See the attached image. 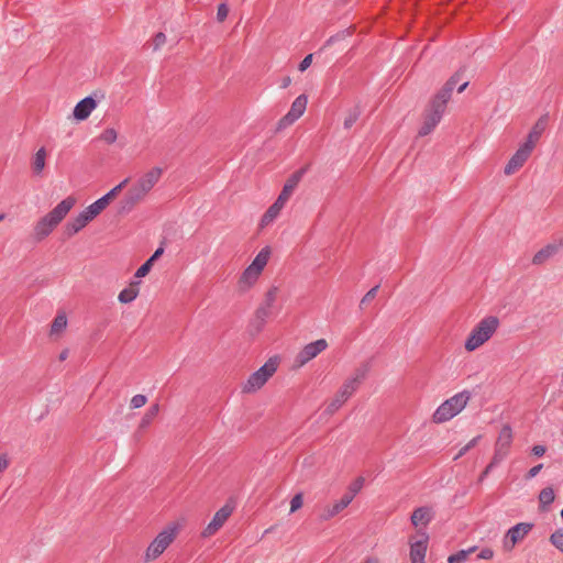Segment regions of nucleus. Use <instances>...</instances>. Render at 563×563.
<instances>
[{
  "mask_svg": "<svg viewBox=\"0 0 563 563\" xmlns=\"http://www.w3.org/2000/svg\"><path fill=\"white\" fill-rule=\"evenodd\" d=\"M164 253V249L163 247H158L153 254L152 256L157 260L159 258V256H162V254Z\"/></svg>",
  "mask_w": 563,
  "mask_h": 563,
  "instance_id": "59",
  "label": "nucleus"
},
{
  "mask_svg": "<svg viewBox=\"0 0 563 563\" xmlns=\"http://www.w3.org/2000/svg\"><path fill=\"white\" fill-rule=\"evenodd\" d=\"M471 397L472 394L468 390H462L444 400L433 412L432 421L434 423L450 421L467 406Z\"/></svg>",
  "mask_w": 563,
  "mask_h": 563,
  "instance_id": "2",
  "label": "nucleus"
},
{
  "mask_svg": "<svg viewBox=\"0 0 563 563\" xmlns=\"http://www.w3.org/2000/svg\"><path fill=\"white\" fill-rule=\"evenodd\" d=\"M512 443V430L510 426L506 424L501 428L495 448L500 449L505 452H509V448Z\"/></svg>",
  "mask_w": 563,
  "mask_h": 563,
  "instance_id": "23",
  "label": "nucleus"
},
{
  "mask_svg": "<svg viewBox=\"0 0 563 563\" xmlns=\"http://www.w3.org/2000/svg\"><path fill=\"white\" fill-rule=\"evenodd\" d=\"M532 150L530 144H521L516 153L511 156L509 162L506 164L504 168V173L506 175H511L517 172L519 168L523 166L529 156L531 155Z\"/></svg>",
  "mask_w": 563,
  "mask_h": 563,
  "instance_id": "11",
  "label": "nucleus"
},
{
  "mask_svg": "<svg viewBox=\"0 0 563 563\" xmlns=\"http://www.w3.org/2000/svg\"><path fill=\"white\" fill-rule=\"evenodd\" d=\"M117 137H118V134L113 128L106 129L100 135V140L107 144L114 143L117 141Z\"/></svg>",
  "mask_w": 563,
  "mask_h": 563,
  "instance_id": "38",
  "label": "nucleus"
},
{
  "mask_svg": "<svg viewBox=\"0 0 563 563\" xmlns=\"http://www.w3.org/2000/svg\"><path fill=\"white\" fill-rule=\"evenodd\" d=\"M9 465V461L5 455H0V472L4 471Z\"/></svg>",
  "mask_w": 563,
  "mask_h": 563,
  "instance_id": "55",
  "label": "nucleus"
},
{
  "mask_svg": "<svg viewBox=\"0 0 563 563\" xmlns=\"http://www.w3.org/2000/svg\"><path fill=\"white\" fill-rule=\"evenodd\" d=\"M278 367V357H269L268 361L262 365L257 371L252 373L247 380L244 383L243 393H254L262 388L265 383L272 377Z\"/></svg>",
  "mask_w": 563,
  "mask_h": 563,
  "instance_id": "5",
  "label": "nucleus"
},
{
  "mask_svg": "<svg viewBox=\"0 0 563 563\" xmlns=\"http://www.w3.org/2000/svg\"><path fill=\"white\" fill-rule=\"evenodd\" d=\"M467 86H468V81L463 82V84L457 88V91H459V92H463V91L466 89V87H467Z\"/></svg>",
  "mask_w": 563,
  "mask_h": 563,
  "instance_id": "61",
  "label": "nucleus"
},
{
  "mask_svg": "<svg viewBox=\"0 0 563 563\" xmlns=\"http://www.w3.org/2000/svg\"><path fill=\"white\" fill-rule=\"evenodd\" d=\"M107 206H108V203H107L106 199H103V197H100L95 202H92L91 205L86 207L84 209V211L86 212V214H88L90 217L91 220H93L98 214H100L107 208Z\"/></svg>",
  "mask_w": 563,
  "mask_h": 563,
  "instance_id": "28",
  "label": "nucleus"
},
{
  "mask_svg": "<svg viewBox=\"0 0 563 563\" xmlns=\"http://www.w3.org/2000/svg\"><path fill=\"white\" fill-rule=\"evenodd\" d=\"M550 541L556 549L563 552V530H556L553 532L551 534Z\"/></svg>",
  "mask_w": 563,
  "mask_h": 563,
  "instance_id": "40",
  "label": "nucleus"
},
{
  "mask_svg": "<svg viewBox=\"0 0 563 563\" xmlns=\"http://www.w3.org/2000/svg\"><path fill=\"white\" fill-rule=\"evenodd\" d=\"M452 92L453 91H451L450 88L443 86L442 89L432 98L429 106L445 112L446 104L451 99Z\"/></svg>",
  "mask_w": 563,
  "mask_h": 563,
  "instance_id": "22",
  "label": "nucleus"
},
{
  "mask_svg": "<svg viewBox=\"0 0 563 563\" xmlns=\"http://www.w3.org/2000/svg\"><path fill=\"white\" fill-rule=\"evenodd\" d=\"M363 484H364V479L362 477H358L357 479H355L354 483H352V485L350 486V492L347 494H353V498H354L355 495L363 487Z\"/></svg>",
  "mask_w": 563,
  "mask_h": 563,
  "instance_id": "48",
  "label": "nucleus"
},
{
  "mask_svg": "<svg viewBox=\"0 0 563 563\" xmlns=\"http://www.w3.org/2000/svg\"><path fill=\"white\" fill-rule=\"evenodd\" d=\"M328 347V342L324 339H319L314 342L308 343L303 346V349L298 353L296 357V363L299 366L305 365L312 358H314L318 354L323 352Z\"/></svg>",
  "mask_w": 563,
  "mask_h": 563,
  "instance_id": "10",
  "label": "nucleus"
},
{
  "mask_svg": "<svg viewBox=\"0 0 563 563\" xmlns=\"http://www.w3.org/2000/svg\"><path fill=\"white\" fill-rule=\"evenodd\" d=\"M97 101L92 96L85 97L74 108V117L78 121L86 120L96 109Z\"/></svg>",
  "mask_w": 563,
  "mask_h": 563,
  "instance_id": "15",
  "label": "nucleus"
},
{
  "mask_svg": "<svg viewBox=\"0 0 563 563\" xmlns=\"http://www.w3.org/2000/svg\"><path fill=\"white\" fill-rule=\"evenodd\" d=\"M349 35H350L349 30H343V31L338 32L336 34H334V35L330 36V37L325 41V43H324V45H323V48H324V47H328V46H331L332 44H334V43H335V42H338V41L344 40V38H345L346 36H349Z\"/></svg>",
  "mask_w": 563,
  "mask_h": 563,
  "instance_id": "41",
  "label": "nucleus"
},
{
  "mask_svg": "<svg viewBox=\"0 0 563 563\" xmlns=\"http://www.w3.org/2000/svg\"><path fill=\"white\" fill-rule=\"evenodd\" d=\"M353 500V494H344L340 500L334 503L328 510H327V518L333 517L341 512L344 508H346L351 501Z\"/></svg>",
  "mask_w": 563,
  "mask_h": 563,
  "instance_id": "26",
  "label": "nucleus"
},
{
  "mask_svg": "<svg viewBox=\"0 0 563 563\" xmlns=\"http://www.w3.org/2000/svg\"><path fill=\"white\" fill-rule=\"evenodd\" d=\"M272 308L261 305L255 312V319L258 322V329L263 327L266 319L271 316Z\"/></svg>",
  "mask_w": 563,
  "mask_h": 563,
  "instance_id": "34",
  "label": "nucleus"
},
{
  "mask_svg": "<svg viewBox=\"0 0 563 563\" xmlns=\"http://www.w3.org/2000/svg\"><path fill=\"white\" fill-rule=\"evenodd\" d=\"M473 549L470 550H461L454 554H451L448 559V563H464L467 559V555L470 552H472Z\"/></svg>",
  "mask_w": 563,
  "mask_h": 563,
  "instance_id": "37",
  "label": "nucleus"
},
{
  "mask_svg": "<svg viewBox=\"0 0 563 563\" xmlns=\"http://www.w3.org/2000/svg\"><path fill=\"white\" fill-rule=\"evenodd\" d=\"M460 80V74L456 73L453 76L450 77V79L445 82L444 87L450 88L451 91H453L454 87Z\"/></svg>",
  "mask_w": 563,
  "mask_h": 563,
  "instance_id": "52",
  "label": "nucleus"
},
{
  "mask_svg": "<svg viewBox=\"0 0 563 563\" xmlns=\"http://www.w3.org/2000/svg\"><path fill=\"white\" fill-rule=\"evenodd\" d=\"M68 356V350H64L59 354V361H65Z\"/></svg>",
  "mask_w": 563,
  "mask_h": 563,
  "instance_id": "60",
  "label": "nucleus"
},
{
  "mask_svg": "<svg viewBox=\"0 0 563 563\" xmlns=\"http://www.w3.org/2000/svg\"><path fill=\"white\" fill-rule=\"evenodd\" d=\"M378 288H379V286H378V285H376V286H374L373 288H371V289H369V290L364 295V297L362 298L361 303H360V307H361V308H362L366 302H368V301L373 300V299L376 297L377 291H378Z\"/></svg>",
  "mask_w": 563,
  "mask_h": 563,
  "instance_id": "45",
  "label": "nucleus"
},
{
  "mask_svg": "<svg viewBox=\"0 0 563 563\" xmlns=\"http://www.w3.org/2000/svg\"><path fill=\"white\" fill-rule=\"evenodd\" d=\"M139 294V289L136 287H128L120 291L119 294V301L122 303H129L132 302Z\"/></svg>",
  "mask_w": 563,
  "mask_h": 563,
  "instance_id": "32",
  "label": "nucleus"
},
{
  "mask_svg": "<svg viewBox=\"0 0 563 563\" xmlns=\"http://www.w3.org/2000/svg\"><path fill=\"white\" fill-rule=\"evenodd\" d=\"M554 490L551 487L543 488L539 494V501L541 506H549L554 501Z\"/></svg>",
  "mask_w": 563,
  "mask_h": 563,
  "instance_id": "33",
  "label": "nucleus"
},
{
  "mask_svg": "<svg viewBox=\"0 0 563 563\" xmlns=\"http://www.w3.org/2000/svg\"><path fill=\"white\" fill-rule=\"evenodd\" d=\"M433 518L432 510L429 507H418L412 512L410 520L415 527L419 525L427 526Z\"/></svg>",
  "mask_w": 563,
  "mask_h": 563,
  "instance_id": "20",
  "label": "nucleus"
},
{
  "mask_svg": "<svg viewBox=\"0 0 563 563\" xmlns=\"http://www.w3.org/2000/svg\"><path fill=\"white\" fill-rule=\"evenodd\" d=\"M269 256H271V249H269V246H265L257 253V255L255 256L253 262L250 264V266H252L253 268H255L256 271H260L262 273L263 269L265 268V266L267 265Z\"/></svg>",
  "mask_w": 563,
  "mask_h": 563,
  "instance_id": "27",
  "label": "nucleus"
},
{
  "mask_svg": "<svg viewBox=\"0 0 563 563\" xmlns=\"http://www.w3.org/2000/svg\"><path fill=\"white\" fill-rule=\"evenodd\" d=\"M76 199L71 196L62 200L52 211L42 217L33 229V238L40 242L47 238L73 209Z\"/></svg>",
  "mask_w": 563,
  "mask_h": 563,
  "instance_id": "1",
  "label": "nucleus"
},
{
  "mask_svg": "<svg viewBox=\"0 0 563 563\" xmlns=\"http://www.w3.org/2000/svg\"><path fill=\"white\" fill-rule=\"evenodd\" d=\"M90 221V217L82 210L77 217L69 220L65 225V234L70 238L81 231Z\"/></svg>",
  "mask_w": 563,
  "mask_h": 563,
  "instance_id": "17",
  "label": "nucleus"
},
{
  "mask_svg": "<svg viewBox=\"0 0 563 563\" xmlns=\"http://www.w3.org/2000/svg\"><path fill=\"white\" fill-rule=\"evenodd\" d=\"M67 325V318L65 314H58L55 317L53 323H52V327H51V332L52 333H58L60 332L62 330H64Z\"/></svg>",
  "mask_w": 563,
  "mask_h": 563,
  "instance_id": "35",
  "label": "nucleus"
},
{
  "mask_svg": "<svg viewBox=\"0 0 563 563\" xmlns=\"http://www.w3.org/2000/svg\"><path fill=\"white\" fill-rule=\"evenodd\" d=\"M233 512V506L225 504L222 506L213 516L212 520L202 531L203 537H210L214 534L228 520Z\"/></svg>",
  "mask_w": 563,
  "mask_h": 563,
  "instance_id": "12",
  "label": "nucleus"
},
{
  "mask_svg": "<svg viewBox=\"0 0 563 563\" xmlns=\"http://www.w3.org/2000/svg\"><path fill=\"white\" fill-rule=\"evenodd\" d=\"M166 43V35L163 32H158L153 38V51H158Z\"/></svg>",
  "mask_w": 563,
  "mask_h": 563,
  "instance_id": "44",
  "label": "nucleus"
},
{
  "mask_svg": "<svg viewBox=\"0 0 563 563\" xmlns=\"http://www.w3.org/2000/svg\"><path fill=\"white\" fill-rule=\"evenodd\" d=\"M155 261H156V260H155L153 256H151V257H150V258H147L145 262H146V263H150V264H151V267H152Z\"/></svg>",
  "mask_w": 563,
  "mask_h": 563,
  "instance_id": "62",
  "label": "nucleus"
},
{
  "mask_svg": "<svg viewBox=\"0 0 563 563\" xmlns=\"http://www.w3.org/2000/svg\"><path fill=\"white\" fill-rule=\"evenodd\" d=\"M479 439H481V435H477V437L473 438V439H472L467 444H465V445L468 448V450H471L472 448H474V446L477 444V442H478V440H479Z\"/></svg>",
  "mask_w": 563,
  "mask_h": 563,
  "instance_id": "57",
  "label": "nucleus"
},
{
  "mask_svg": "<svg viewBox=\"0 0 563 563\" xmlns=\"http://www.w3.org/2000/svg\"><path fill=\"white\" fill-rule=\"evenodd\" d=\"M260 276H261V272L256 271L255 268H253L252 266L249 265L243 271V273L241 274V276L239 278L238 285H239L240 290L246 291L247 289H250L257 282Z\"/></svg>",
  "mask_w": 563,
  "mask_h": 563,
  "instance_id": "19",
  "label": "nucleus"
},
{
  "mask_svg": "<svg viewBox=\"0 0 563 563\" xmlns=\"http://www.w3.org/2000/svg\"><path fill=\"white\" fill-rule=\"evenodd\" d=\"M302 506V495L296 494L290 500V512L297 511Z\"/></svg>",
  "mask_w": 563,
  "mask_h": 563,
  "instance_id": "47",
  "label": "nucleus"
},
{
  "mask_svg": "<svg viewBox=\"0 0 563 563\" xmlns=\"http://www.w3.org/2000/svg\"><path fill=\"white\" fill-rule=\"evenodd\" d=\"M563 246V238L559 242L549 243L540 251H538L532 257V264L541 265L547 262L549 258L554 256L560 249Z\"/></svg>",
  "mask_w": 563,
  "mask_h": 563,
  "instance_id": "16",
  "label": "nucleus"
},
{
  "mask_svg": "<svg viewBox=\"0 0 563 563\" xmlns=\"http://www.w3.org/2000/svg\"><path fill=\"white\" fill-rule=\"evenodd\" d=\"M163 174L161 167H153L144 175H142L130 188L141 200L148 195V192L158 183Z\"/></svg>",
  "mask_w": 563,
  "mask_h": 563,
  "instance_id": "7",
  "label": "nucleus"
},
{
  "mask_svg": "<svg viewBox=\"0 0 563 563\" xmlns=\"http://www.w3.org/2000/svg\"><path fill=\"white\" fill-rule=\"evenodd\" d=\"M306 169L300 168L297 172H295L285 183L282 192L279 194V200L287 201L296 187L298 186L299 181L301 180L302 176L305 175Z\"/></svg>",
  "mask_w": 563,
  "mask_h": 563,
  "instance_id": "18",
  "label": "nucleus"
},
{
  "mask_svg": "<svg viewBox=\"0 0 563 563\" xmlns=\"http://www.w3.org/2000/svg\"><path fill=\"white\" fill-rule=\"evenodd\" d=\"M507 455H508L507 452L495 448V452H494L493 459L490 461V464L494 467H496L498 464H500L506 459Z\"/></svg>",
  "mask_w": 563,
  "mask_h": 563,
  "instance_id": "42",
  "label": "nucleus"
},
{
  "mask_svg": "<svg viewBox=\"0 0 563 563\" xmlns=\"http://www.w3.org/2000/svg\"><path fill=\"white\" fill-rule=\"evenodd\" d=\"M128 183L129 178L123 179L120 184H118L110 191L102 196L108 205L110 203L111 199H113L128 185Z\"/></svg>",
  "mask_w": 563,
  "mask_h": 563,
  "instance_id": "36",
  "label": "nucleus"
},
{
  "mask_svg": "<svg viewBox=\"0 0 563 563\" xmlns=\"http://www.w3.org/2000/svg\"><path fill=\"white\" fill-rule=\"evenodd\" d=\"M498 327L499 319L497 317L488 316L483 318L467 336L465 341L466 351L472 352L483 345L493 336Z\"/></svg>",
  "mask_w": 563,
  "mask_h": 563,
  "instance_id": "4",
  "label": "nucleus"
},
{
  "mask_svg": "<svg viewBox=\"0 0 563 563\" xmlns=\"http://www.w3.org/2000/svg\"><path fill=\"white\" fill-rule=\"evenodd\" d=\"M365 563H377L375 560H367Z\"/></svg>",
  "mask_w": 563,
  "mask_h": 563,
  "instance_id": "63",
  "label": "nucleus"
},
{
  "mask_svg": "<svg viewBox=\"0 0 563 563\" xmlns=\"http://www.w3.org/2000/svg\"><path fill=\"white\" fill-rule=\"evenodd\" d=\"M494 556V551L489 548H484L478 553V558L482 560H489Z\"/></svg>",
  "mask_w": 563,
  "mask_h": 563,
  "instance_id": "53",
  "label": "nucleus"
},
{
  "mask_svg": "<svg viewBox=\"0 0 563 563\" xmlns=\"http://www.w3.org/2000/svg\"><path fill=\"white\" fill-rule=\"evenodd\" d=\"M532 528L533 523L531 522H519L512 526L503 539L504 550H512L518 542L522 541L527 537Z\"/></svg>",
  "mask_w": 563,
  "mask_h": 563,
  "instance_id": "8",
  "label": "nucleus"
},
{
  "mask_svg": "<svg viewBox=\"0 0 563 563\" xmlns=\"http://www.w3.org/2000/svg\"><path fill=\"white\" fill-rule=\"evenodd\" d=\"M3 219H4V214L0 213V221H2Z\"/></svg>",
  "mask_w": 563,
  "mask_h": 563,
  "instance_id": "64",
  "label": "nucleus"
},
{
  "mask_svg": "<svg viewBox=\"0 0 563 563\" xmlns=\"http://www.w3.org/2000/svg\"><path fill=\"white\" fill-rule=\"evenodd\" d=\"M419 533L421 539L410 544L411 563H424L429 537L426 532Z\"/></svg>",
  "mask_w": 563,
  "mask_h": 563,
  "instance_id": "14",
  "label": "nucleus"
},
{
  "mask_svg": "<svg viewBox=\"0 0 563 563\" xmlns=\"http://www.w3.org/2000/svg\"><path fill=\"white\" fill-rule=\"evenodd\" d=\"M177 531L178 529L176 526H168L163 529L147 547L145 561L148 562L155 560L163 554L168 545L175 540Z\"/></svg>",
  "mask_w": 563,
  "mask_h": 563,
  "instance_id": "6",
  "label": "nucleus"
},
{
  "mask_svg": "<svg viewBox=\"0 0 563 563\" xmlns=\"http://www.w3.org/2000/svg\"><path fill=\"white\" fill-rule=\"evenodd\" d=\"M312 57L313 55L312 54H308L300 63H299V66H298V69L299 71H305L306 69H308V67L311 65L312 63Z\"/></svg>",
  "mask_w": 563,
  "mask_h": 563,
  "instance_id": "51",
  "label": "nucleus"
},
{
  "mask_svg": "<svg viewBox=\"0 0 563 563\" xmlns=\"http://www.w3.org/2000/svg\"><path fill=\"white\" fill-rule=\"evenodd\" d=\"M286 201L279 200V197L276 201L266 210V212L262 217V225H266L271 223L280 212L282 208Z\"/></svg>",
  "mask_w": 563,
  "mask_h": 563,
  "instance_id": "25",
  "label": "nucleus"
},
{
  "mask_svg": "<svg viewBox=\"0 0 563 563\" xmlns=\"http://www.w3.org/2000/svg\"><path fill=\"white\" fill-rule=\"evenodd\" d=\"M307 103L308 99L306 95L298 96L294 100L289 111L279 120L278 129H284L295 123L305 113Z\"/></svg>",
  "mask_w": 563,
  "mask_h": 563,
  "instance_id": "9",
  "label": "nucleus"
},
{
  "mask_svg": "<svg viewBox=\"0 0 563 563\" xmlns=\"http://www.w3.org/2000/svg\"><path fill=\"white\" fill-rule=\"evenodd\" d=\"M158 411H159V406L157 404L151 406L147 409L146 413L143 416V418L140 422V428L141 429L147 428L152 423L154 418L158 415Z\"/></svg>",
  "mask_w": 563,
  "mask_h": 563,
  "instance_id": "31",
  "label": "nucleus"
},
{
  "mask_svg": "<svg viewBox=\"0 0 563 563\" xmlns=\"http://www.w3.org/2000/svg\"><path fill=\"white\" fill-rule=\"evenodd\" d=\"M142 200L131 189H129L120 201L119 212L129 213Z\"/></svg>",
  "mask_w": 563,
  "mask_h": 563,
  "instance_id": "24",
  "label": "nucleus"
},
{
  "mask_svg": "<svg viewBox=\"0 0 563 563\" xmlns=\"http://www.w3.org/2000/svg\"><path fill=\"white\" fill-rule=\"evenodd\" d=\"M361 113H362V109L358 104H356L352 109H350L344 119V122H343L344 129H351L353 126V124L361 117Z\"/></svg>",
  "mask_w": 563,
  "mask_h": 563,
  "instance_id": "30",
  "label": "nucleus"
},
{
  "mask_svg": "<svg viewBox=\"0 0 563 563\" xmlns=\"http://www.w3.org/2000/svg\"><path fill=\"white\" fill-rule=\"evenodd\" d=\"M547 118H540L536 124L532 126L531 131L528 134V137L523 144H530L531 150L533 151L536 143L539 141L540 136L545 130Z\"/></svg>",
  "mask_w": 563,
  "mask_h": 563,
  "instance_id": "21",
  "label": "nucleus"
},
{
  "mask_svg": "<svg viewBox=\"0 0 563 563\" xmlns=\"http://www.w3.org/2000/svg\"><path fill=\"white\" fill-rule=\"evenodd\" d=\"M494 470V466L489 463L485 470L483 471V473L481 474L479 476V481H483L492 471Z\"/></svg>",
  "mask_w": 563,
  "mask_h": 563,
  "instance_id": "56",
  "label": "nucleus"
},
{
  "mask_svg": "<svg viewBox=\"0 0 563 563\" xmlns=\"http://www.w3.org/2000/svg\"><path fill=\"white\" fill-rule=\"evenodd\" d=\"M368 372L367 365L356 368L353 375L338 390L332 401L327 407L328 413L335 412L360 387Z\"/></svg>",
  "mask_w": 563,
  "mask_h": 563,
  "instance_id": "3",
  "label": "nucleus"
},
{
  "mask_svg": "<svg viewBox=\"0 0 563 563\" xmlns=\"http://www.w3.org/2000/svg\"><path fill=\"white\" fill-rule=\"evenodd\" d=\"M46 151L41 147L33 157L32 168L35 174H41L45 167Z\"/></svg>",
  "mask_w": 563,
  "mask_h": 563,
  "instance_id": "29",
  "label": "nucleus"
},
{
  "mask_svg": "<svg viewBox=\"0 0 563 563\" xmlns=\"http://www.w3.org/2000/svg\"><path fill=\"white\" fill-rule=\"evenodd\" d=\"M146 401H147L146 396L137 394L132 397L130 405H131V408L139 409V408L143 407L146 404Z\"/></svg>",
  "mask_w": 563,
  "mask_h": 563,
  "instance_id": "43",
  "label": "nucleus"
},
{
  "mask_svg": "<svg viewBox=\"0 0 563 563\" xmlns=\"http://www.w3.org/2000/svg\"><path fill=\"white\" fill-rule=\"evenodd\" d=\"M151 264L150 263H146L144 262L139 268L137 271L135 272V277L136 278H142L144 276H146L148 274V272L151 271Z\"/></svg>",
  "mask_w": 563,
  "mask_h": 563,
  "instance_id": "49",
  "label": "nucleus"
},
{
  "mask_svg": "<svg viewBox=\"0 0 563 563\" xmlns=\"http://www.w3.org/2000/svg\"><path fill=\"white\" fill-rule=\"evenodd\" d=\"M229 14V8L225 3H220L217 10V20L223 22Z\"/></svg>",
  "mask_w": 563,
  "mask_h": 563,
  "instance_id": "46",
  "label": "nucleus"
},
{
  "mask_svg": "<svg viewBox=\"0 0 563 563\" xmlns=\"http://www.w3.org/2000/svg\"><path fill=\"white\" fill-rule=\"evenodd\" d=\"M468 448L466 445H464L460 451L459 453L455 455L454 457V461L459 460L460 457H462L464 454H466V452H468Z\"/></svg>",
  "mask_w": 563,
  "mask_h": 563,
  "instance_id": "58",
  "label": "nucleus"
},
{
  "mask_svg": "<svg viewBox=\"0 0 563 563\" xmlns=\"http://www.w3.org/2000/svg\"><path fill=\"white\" fill-rule=\"evenodd\" d=\"M542 468H543V464H538V465H536V466L531 467V468L528 471V473L525 475V478H526L527 481L532 479L533 477H536V476L539 474V472H540Z\"/></svg>",
  "mask_w": 563,
  "mask_h": 563,
  "instance_id": "50",
  "label": "nucleus"
},
{
  "mask_svg": "<svg viewBox=\"0 0 563 563\" xmlns=\"http://www.w3.org/2000/svg\"><path fill=\"white\" fill-rule=\"evenodd\" d=\"M531 452L536 456H542L545 453V446H543V445H534L532 448Z\"/></svg>",
  "mask_w": 563,
  "mask_h": 563,
  "instance_id": "54",
  "label": "nucleus"
},
{
  "mask_svg": "<svg viewBox=\"0 0 563 563\" xmlns=\"http://www.w3.org/2000/svg\"><path fill=\"white\" fill-rule=\"evenodd\" d=\"M444 112L431 106L426 110L423 123L418 132L419 136L429 135L440 123Z\"/></svg>",
  "mask_w": 563,
  "mask_h": 563,
  "instance_id": "13",
  "label": "nucleus"
},
{
  "mask_svg": "<svg viewBox=\"0 0 563 563\" xmlns=\"http://www.w3.org/2000/svg\"><path fill=\"white\" fill-rule=\"evenodd\" d=\"M277 291H278V288L275 287V286L269 288L267 290V292L265 294V299H264V302L262 305L272 308L274 302H275V300H276Z\"/></svg>",
  "mask_w": 563,
  "mask_h": 563,
  "instance_id": "39",
  "label": "nucleus"
}]
</instances>
